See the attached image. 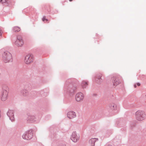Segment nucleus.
I'll use <instances>...</instances> for the list:
<instances>
[{"instance_id": "9", "label": "nucleus", "mask_w": 146, "mask_h": 146, "mask_svg": "<svg viewBox=\"0 0 146 146\" xmlns=\"http://www.w3.org/2000/svg\"><path fill=\"white\" fill-rule=\"evenodd\" d=\"M7 115L9 117L10 119L12 121L14 120V117L13 111L12 110H9L7 112Z\"/></svg>"}, {"instance_id": "8", "label": "nucleus", "mask_w": 146, "mask_h": 146, "mask_svg": "<svg viewBox=\"0 0 146 146\" xmlns=\"http://www.w3.org/2000/svg\"><path fill=\"white\" fill-rule=\"evenodd\" d=\"M8 92L6 90H4L3 91L2 94L1 96V99L2 101L6 100L7 98Z\"/></svg>"}, {"instance_id": "10", "label": "nucleus", "mask_w": 146, "mask_h": 146, "mask_svg": "<svg viewBox=\"0 0 146 146\" xmlns=\"http://www.w3.org/2000/svg\"><path fill=\"white\" fill-rule=\"evenodd\" d=\"M67 116L70 119H72L76 116V114L75 112L73 111H70L67 113Z\"/></svg>"}, {"instance_id": "3", "label": "nucleus", "mask_w": 146, "mask_h": 146, "mask_svg": "<svg viewBox=\"0 0 146 146\" xmlns=\"http://www.w3.org/2000/svg\"><path fill=\"white\" fill-rule=\"evenodd\" d=\"M14 44L16 46L18 47L22 46L24 44V41L23 37L20 35H17Z\"/></svg>"}, {"instance_id": "11", "label": "nucleus", "mask_w": 146, "mask_h": 146, "mask_svg": "<svg viewBox=\"0 0 146 146\" xmlns=\"http://www.w3.org/2000/svg\"><path fill=\"white\" fill-rule=\"evenodd\" d=\"M113 82L114 86H117L119 84L121 83V82L116 78L113 77Z\"/></svg>"}, {"instance_id": "6", "label": "nucleus", "mask_w": 146, "mask_h": 146, "mask_svg": "<svg viewBox=\"0 0 146 146\" xmlns=\"http://www.w3.org/2000/svg\"><path fill=\"white\" fill-rule=\"evenodd\" d=\"M80 136L79 134H77L75 131L73 132L71 137V140L74 142H76L79 139Z\"/></svg>"}, {"instance_id": "14", "label": "nucleus", "mask_w": 146, "mask_h": 146, "mask_svg": "<svg viewBox=\"0 0 146 146\" xmlns=\"http://www.w3.org/2000/svg\"><path fill=\"white\" fill-rule=\"evenodd\" d=\"M88 85V83L87 82H86L85 81H83L82 82L81 85L83 88H85Z\"/></svg>"}, {"instance_id": "16", "label": "nucleus", "mask_w": 146, "mask_h": 146, "mask_svg": "<svg viewBox=\"0 0 146 146\" xmlns=\"http://www.w3.org/2000/svg\"><path fill=\"white\" fill-rule=\"evenodd\" d=\"M45 20H46V21H48V20L47 19H46V17H44L42 19V21H44Z\"/></svg>"}, {"instance_id": "12", "label": "nucleus", "mask_w": 146, "mask_h": 146, "mask_svg": "<svg viewBox=\"0 0 146 146\" xmlns=\"http://www.w3.org/2000/svg\"><path fill=\"white\" fill-rule=\"evenodd\" d=\"M96 140V139L92 138L89 141V144L90 146H94L95 142Z\"/></svg>"}, {"instance_id": "17", "label": "nucleus", "mask_w": 146, "mask_h": 146, "mask_svg": "<svg viewBox=\"0 0 146 146\" xmlns=\"http://www.w3.org/2000/svg\"><path fill=\"white\" fill-rule=\"evenodd\" d=\"M6 0H1V2L2 3H5L6 2Z\"/></svg>"}, {"instance_id": "7", "label": "nucleus", "mask_w": 146, "mask_h": 146, "mask_svg": "<svg viewBox=\"0 0 146 146\" xmlns=\"http://www.w3.org/2000/svg\"><path fill=\"white\" fill-rule=\"evenodd\" d=\"M84 98V95L81 92H79L76 96V100L78 102H79L83 100Z\"/></svg>"}, {"instance_id": "20", "label": "nucleus", "mask_w": 146, "mask_h": 146, "mask_svg": "<svg viewBox=\"0 0 146 146\" xmlns=\"http://www.w3.org/2000/svg\"><path fill=\"white\" fill-rule=\"evenodd\" d=\"M1 35V31L0 30V35Z\"/></svg>"}, {"instance_id": "15", "label": "nucleus", "mask_w": 146, "mask_h": 146, "mask_svg": "<svg viewBox=\"0 0 146 146\" xmlns=\"http://www.w3.org/2000/svg\"><path fill=\"white\" fill-rule=\"evenodd\" d=\"M111 107H113L112 109L114 110H116L117 108V105L115 104H113L111 105Z\"/></svg>"}, {"instance_id": "4", "label": "nucleus", "mask_w": 146, "mask_h": 146, "mask_svg": "<svg viewBox=\"0 0 146 146\" xmlns=\"http://www.w3.org/2000/svg\"><path fill=\"white\" fill-rule=\"evenodd\" d=\"M33 59L34 56L33 55L29 54L25 57V62L26 64H29L33 62Z\"/></svg>"}, {"instance_id": "2", "label": "nucleus", "mask_w": 146, "mask_h": 146, "mask_svg": "<svg viewBox=\"0 0 146 146\" xmlns=\"http://www.w3.org/2000/svg\"><path fill=\"white\" fill-rule=\"evenodd\" d=\"M135 115L136 119L139 121L143 120L146 117V115L144 112L141 110L137 111L135 113Z\"/></svg>"}, {"instance_id": "13", "label": "nucleus", "mask_w": 146, "mask_h": 146, "mask_svg": "<svg viewBox=\"0 0 146 146\" xmlns=\"http://www.w3.org/2000/svg\"><path fill=\"white\" fill-rule=\"evenodd\" d=\"M13 30L14 32H18L21 31V29L19 27L15 26L13 27Z\"/></svg>"}, {"instance_id": "18", "label": "nucleus", "mask_w": 146, "mask_h": 146, "mask_svg": "<svg viewBox=\"0 0 146 146\" xmlns=\"http://www.w3.org/2000/svg\"><path fill=\"white\" fill-rule=\"evenodd\" d=\"M137 84L138 86H139L140 85V84L139 83H137Z\"/></svg>"}, {"instance_id": "19", "label": "nucleus", "mask_w": 146, "mask_h": 146, "mask_svg": "<svg viewBox=\"0 0 146 146\" xmlns=\"http://www.w3.org/2000/svg\"><path fill=\"white\" fill-rule=\"evenodd\" d=\"M134 87L135 88H136V85L135 84L134 85Z\"/></svg>"}, {"instance_id": "5", "label": "nucleus", "mask_w": 146, "mask_h": 146, "mask_svg": "<svg viewBox=\"0 0 146 146\" xmlns=\"http://www.w3.org/2000/svg\"><path fill=\"white\" fill-rule=\"evenodd\" d=\"M33 133L31 131H27L24 133L23 135V138L27 140H29L31 139L32 137Z\"/></svg>"}, {"instance_id": "21", "label": "nucleus", "mask_w": 146, "mask_h": 146, "mask_svg": "<svg viewBox=\"0 0 146 146\" xmlns=\"http://www.w3.org/2000/svg\"><path fill=\"white\" fill-rule=\"evenodd\" d=\"M72 0H69V1H72Z\"/></svg>"}, {"instance_id": "1", "label": "nucleus", "mask_w": 146, "mask_h": 146, "mask_svg": "<svg viewBox=\"0 0 146 146\" xmlns=\"http://www.w3.org/2000/svg\"><path fill=\"white\" fill-rule=\"evenodd\" d=\"M3 59L5 63L11 62L13 60L12 55L9 52L6 51L3 54Z\"/></svg>"}]
</instances>
